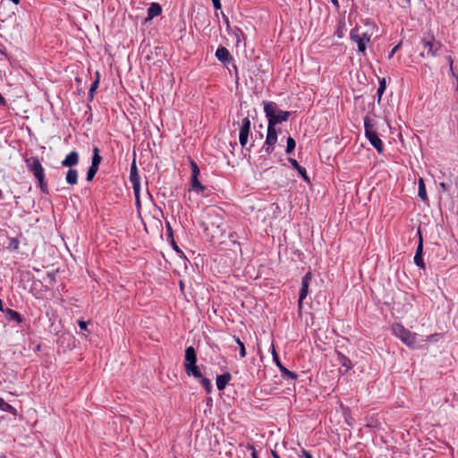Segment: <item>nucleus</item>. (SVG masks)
I'll return each instance as SVG.
<instances>
[{"label": "nucleus", "mask_w": 458, "mask_h": 458, "mask_svg": "<svg viewBox=\"0 0 458 458\" xmlns=\"http://www.w3.org/2000/svg\"><path fill=\"white\" fill-rule=\"evenodd\" d=\"M184 359V369L197 364V353L194 347L189 346L185 349Z\"/></svg>", "instance_id": "12"}, {"label": "nucleus", "mask_w": 458, "mask_h": 458, "mask_svg": "<svg viewBox=\"0 0 458 458\" xmlns=\"http://www.w3.org/2000/svg\"><path fill=\"white\" fill-rule=\"evenodd\" d=\"M3 197H4L3 191H2V190H0V199H2Z\"/></svg>", "instance_id": "50"}, {"label": "nucleus", "mask_w": 458, "mask_h": 458, "mask_svg": "<svg viewBox=\"0 0 458 458\" xmlns=\"http://www.w3.org/2000/svg\"><path fill=\"white\" fill-rule=\"evenodd\" d=\"M234 340L240 348V356L241 358H244L246 356V349L244 344L241 341L239 337L234 336Z\"/></svg>", "instance_id": "32"}, {"label": "nucleus", "mask_w": 458, "mask_h": 458, "mask_svg": "<svg viewBox=\"0 0 458 458\" xmlns=\"http://www.w3.org/2000/svg\"><path fill=\"white\" fill-rule=\"evenodd\" d=\"M422 47L427 49V55L436 56L437 51L441 48L442 44L436 40L433 36H428L420 41Z\"/></svg>", "instance_id": "7"}, {"label": "nucleus", "mask_w": 458, "mask_h": 458, "mask_svg": "<svg viewBox=\"0 0 458 458\" xmlns=\"http://www.w3.org/2000/svg\"><path fill=\"white\" fill-rule=\"evenodd\" d=\"M250 131V121L249 117H245L242 121V125L239 133V141L242 147H245L248 142L249 134Z\"/></svg>", "instance_id": "10"}, {"label": "nucleus", "mask_w": 458, "mask_h": 458, "mask_svg": "<svg viewBox=\"0 0 458 458\" xmlns=\"http://www.w3.org/2000/svg\"><path fill=\"white\" fill-rule=\"evenodd\" d=\"M224 18H225V21L226 23L227 30H231L232 34L234 36L236 44L239 45L242 42V40L245 39L244 33L242 32V30L241 29H239L237 27H233V29H231L228 18L225 16H224Z\"/></svg>", "instance_id": "14"}, {"label": "nucleus", "mask_w": 458, "mask_h": 458, "mask_svg": "<svg viewBox=\"0 0 458 458\" xmlns=\"http://www.w3.org/2000/svg\"><path fill=\"white\" fill-rule=\"evenodd\" d=\"M78 325H79V327H80V328H81V330H85V331H87V330H88V328H87V325H88V323H87V322H85V321H83V320H79V321H78Z\"/></svg>", "instance_id": "39"}, {"label": "nucleus", "mask_w": 458, "mask_h": 458, "mask_svg": "<svg viewBox=\"0 0 458 458\" xmlns=\"http://www.w3.org/2000/svg\"><path fill=\"white\" fill-rule=\"evenodd\" d=\"M302 455L305 458H313L312 455L306 450H302Z\"/></svg>", "instance_id": "42"}, {"label": "nucleus", "mask_w": 458, "mask_h": 458, "mask_svg": "<svg viewBox=\"0 0 458 458\" xmlns=\"http://www.w3.org/2000/svg\"><path fill=\"white\" fill-rule=\"evenodd\" d=\"M248 448L252 450V453H251V457L252 458H259L258 454H257V452H256V450H255L253 445H249Z\"/></svg>", "instance_id": "41"}, {"label": "nucleus", "mask_w": 458, "mask_h": 458, "mask_svg": "<svg viewBox=\"0 0 458 458\" xmlns=\"http://www.w3.org/2000/svg\"><path fill=\"white\" fill-rule=\"evenodd\" d=\"M332 2V4L335 6V7H338L339 6V4H338V0H330Z\"/></svg>", "instance_id": "45"}, {"label": "nucleus", "mask_w": 458, "mask_h": 458, "mask_svg": "<svg viewBox=\"0 0 458 458\" xmlns=\"http://www.w3.org/2000/svg\"><path fill=\"white\" fill-rule=\"evenodd\" d=\"M216 57L222 63H226L230 59H232V56L228 51L227 48L225 47H219L216 51Z\"/></svg>", "instance_id": "16"}, {"label": "nucleus", "mask_w": 458, "mask_h": 458, "mask_svg": "<svg viewBox=\"0 0 458 458\" xmlns=\"http://www.w3.org/2000/svg\"><path fill=\"white\" fill-rule=\"evenodd\" d=\"M225 212L217 208H208L202 221L207 235L211 238L222 237L226 233Z\"/></svg>", "instance_id": "1"}, {"label": "nucleus", "mask_w": 458, "mask_h": 458, "mask_svg": "<svg viewBox=\"0 0 458 458\" xmlns=\"http://www.w3.org/2000/svg\"><path fill=\"white\" fill-rule=\"evenodd\" d=\"M64 167H73L79 164V154L77 151L70 152L65 158L61 162Z\"/></svg>", "instance_id": "13"}, {"label": "nucleus", "mask_w": 458, "mask_h": 458, "mask_svg": "<svg viewBox=\"0 0 458 458\" xmlns=\"http://www.w3.org/2000/svg\"><path fill=\"white\" fill-rule=\"evenodd\" d=\"M130 181L132 182H140V176L138 174V169L135 162V158L133 159L131 165V171H130Z\"/></svg>", "instance_id": "24"}, {"label": "nucleus", "mask_w": 458, "mask_h": 458, "mask_svg": "<svg viewBox=\"0 0 458 458\" xmlns=\"http://www.w3.org/2000/svg\"><path fill=\"white\" fill-rule=\"evenodd\" d=\"M277 141V131L276 127L267 124V131L265 143L262 147V150L267 154H271L275 149V145Z\"/></svg>", "instance_id": "6"}, {"label": "nucleus", "mask_w": 458, "mask_h": 458, "mask_svg": "<svg viewBox=\"0 0 458 458\" xmlns=\"http://www.w3.org/2000/svg\"><path fill=\"white\" fill-rule=\"evenodd\" d=\"M288 161L293 165V167H294L298 171L299 174L302 177V179L304 181L310 182V178H309L306 169L304 167L301 166L299 165V163L293 158L290 157V158H288Z\"/></svg>", "instance_id": "18"}, {"label": "nucleus", "mask_w": 458, "mask_h": 458, "mask_svg": "<svg viewBox=\"0 0 458 458\" xmlns=\"http://www.w3.org/2000/svg\"><path fill=\"white\" fill-rule=\"evenodd\" d=\"M93 151V156H92V162H91V165L92 166H96V167H98L101 161H102V157L99 154L100 150L99 148L95 146L92 149Z\"/></svg>", "instance_id": "23"}, {"label": "nucleus", "mask_w": 458, "mask_h": 458, "mask_svg": "<svg viewBox=\"0 0 458 458\" xmlns=\"http://www.w3.org/2000/svg\"><path fill=\"white\" fill-rule=\"evenodd\" d=\"M364 130L365 136L369 140V143L376 148V150L381 154L384 150V144L379 139L377 132L375 129V123L369 115L364 117Z\"/></svg>", "instance_id": "4"}, {"label": "nucleus", "mask_w": 458, "mask_h": 458, "mask_svg": "<svg viewBox=\"0 0 458 458\" xmlns=\"http://www.w3.org/2000/svg\"><path fill=\"white\" fill-rule=\"evenodd\" d=\"M338 360H339V362L341 363V365L343 367H345L346 369H351L352 361L345 355H344L342 353H338Z\"/></svg>", "instance_id": "26"}, {"label": "nucleus", "mask_w": 458, "mask_h": 458, "mask_svg": "<svg viewBox=\"0 0 458 458\" xmlns=\"http://www.w3.org/2000/svg\"><path fill=\"white\" fill-rule=\"evenodd\" d=\"M191 190L197 193L203 191L206 189V187L199 181V176L195 175L191 176Z\"/></svg>", "instance_id": "20"}, {"label": "nucleus", "mask_w": 458, "mask_h": 458, "mask_svg": "<svg viewBox=\"0 0 458 458\" xmlns=\"http://www.w3.org/2000/svg\"><path fill=\"white\" fill-rule=\"evenodd\" d=\"M191 175L199 176L200 171H199L198 165L193 160H191Z\"/></svg>", "instance_id": "37"}, {"label": "nucleus", "mask_w": 458, "mask_h": 458, "mask_svg": "<svg viewBox=\"0 0 458 458\" xmlns=\"http://www.w3.org/2000/svg\"><path fill=\"white\" fill-rule=\"evenodd\" d=\"M212 3H213V5H214V8L216 10H218L221 8V3H220V0H212Z\"/></svg>", "instance_id": "40"}, {"label": "nucleus", "mask_w": 458, "mask_h": 458, "mask_svg": "<svg viewBox=\"0 0 458 458\" xmlns=\"http://www.w3.org/2000/svg\"><path fill=\"white\" fill-rule=\"evenodd\" d=\"M272 355H273V360L275 361V363L276 364V366L279 368L281 373L283 376H285L291 379H296L298 375L289 369H287L284 365H282L280 360H279V357H278V354L276 353L275 348L273 347V352H272Z\"/></svg>", "instance_id": "11"}, {"label": "nucleus", "mask_w": 458, "mask_h": 458, "mask_svg": "<svg viewBox=\"0 0 458 458\" xmlns=\"http://www.w3.org/2000/svg\"><path fill=\"white\" fill-rule=\"evenodd\" d=\"M162 12V8L157 3H151L148 9L147 21L152 20L154 17L158 16Z\"/></svg>", "instance_id": "17"}, {"label": "nucleus", "mask_w": 458, "mask_h": 458, "mask_svg": "<svg viewBox=\"0 0 458 458\" xmlns=\"http://www.w3.org/2000/svg\"><path fill=\"white\" fill-rule=\"evenodd\" d=\"M418 195L423 201L428 200L427 191H426V186L424 183V180L422 178L419 179V189H418Z\"/></svg>", "instance_id": "25"}, {"label": "nucleus", "mask_w": 458, "mask_h": 458, "mask_svg": "<svg viewBox=\"0 0 458 458\" xmlns=\"http://www.w3.org/2000/svg\"><path fill=\"white\" fill-rule=\"evenodd\" d=\"M457 89H458V77H457Z\"/></svg>", "instance_id": "53"}, {"label": "nucleus", "mask_w": 458, "mask_h": 458, "mask_svg": "<svg viewBox=\"0 0 458 458\" xmlns=\"http://www.w3.org/2000/svg\"><path fill=\"white\" fill-rule=\"evenodd\" d=\"M65 181L70 185H74L78 182V171L70 168L66 173Z\"/></svg>", "instance_id": "19"}, {"label": "nucleus", "mask_w": 458, "mask_h": 458, "mask_svg": "<svg viewBox=\"0 0 458 458\" xmlns=\"http://www.w3.org/2000/svg\"><path fill=\"white\" fill-rule=\"evenodd\" d=\"M450 72H451V73H452L453 75L454 74V66H453V65H452V68L450 67Z\"/></svg>", "instance_id": "49"}, {"label": "nucleus", "mask_w": 458, "mask_h": 458, "mask_svg": "<svg viewBox=\"0 0 458 458\" xmlns=\"http://www.w3.org/2000/svg\"><path fill=\"white\" fill-rule=\"evenodd\" d=\"M414 263L420 268H425V263L423 261V258H422V256H420V254H415Z\"/></svg>", "instance_id": "36"}, {"label": "nucleus", "mask_w": 458, "mask_h": 458, "mask_svg": "<svg viewBox=\"0 0 458 458\" xmlns=\"http://www.w3.org/2000/svg\"><path fill=\"white\" fill-rule=\"evenodd\" d=\"M272 456L274 458H280L279 454L276 452H275V451H272Z\"/></svg>", "instance_id": "46"}, {"label": "nucleus", "mask_w": 458, "mask_h": 458, "mask_svg": "<svg viewBox=\"0 0 458 458\" xmlns=\"http://www.w3.org/2000/svg\"><path fill=\"white\" fill-rule=\"evenodd\" d=\"M311 278H312V275L310 272H308L301 279V290H300V294H299V300H298V306H299V309L301 310V307H302V301L303 300L307 297L308 295V293H309V285H310V283L311 281Z\"/></svg>", "instance_id": "9"}, {"label": "nucleus", "mask_w": 458, "mask_h": 458, "mask_svg": "<svg viewBox=\"0 0 458 458\" xmlns=\"http://www.w3.org/2000/svg\"><path fill=\"white\" fill-rule=\"evenodd\" d=\"M386 89V80L385 79H382L380 81H379V86L377 88V98H378V101H380L381 98H382V95L384 93Z\"/></svg>", "instance_id": "31"}, {"label": "nucleus", "mask_w": 458, "mask_h": 458, "mask_svg": "<svg viewBox=\"0 0 458 458\" xmlns=\"http://www.w3.org/2000/svg\"><path fill=\"white\" fill-rule=\"evenodd\" d=\"M132 188H133L134 195L136 198V201H137V203H140V182H132Z\"/></svg>", "instance_id": "35"}, {"label": "nucleus", "mask_w": 458, "mask_h": 458, "mask_svg": "<svg viewBox=\"0 0 458 458\" xmlns=\"http://www.w3.org/2000/svg\"><path fill=\"white\" fill-rule=\"evenodd\" d=\"M180 287H181L182 289L183 288V284H182V282L180 283Z\"/></svg>", "instance_id": "52"}, {"label": "nucleus", "mask_w": 458, "mask_h": 458, "mask_svg": "<svg viewBox=\"0 0 458 458\" xmlns=\"http://www.w3.org/2000/svg\"><path fill=\"white\" fill-rule=\"evenodd\" d=\"M0 310L4 312V307H3V301H2L1 299H0Z\"/></svg>", "instance_id": "48"}, {"label": "nucleus", "mask_w": 458, "mask_h": 458, "mask_svg": "<svg viewBox=\"0 0 458 458\" xmlns=\"http://www.w3.org/2000/svg\"><path fill=\"white\" fill-rule=\"evenodd\" d=\"M4 313L6 314L8 320H14L17 321L18 323H21L22 321L21 314L16 310H13L12 309H6L4 310Z\"/></svg>", "instance_id": "22"}, {"label": "nucleus", "mask_w": 458, "mask_h": 458, "mask_svg": "<svg viewBox=\"0 0 458 458\" xmlns=\"http://www.w3.org/2000/svg\"><path fill=\"white\" fill-rule=\"evenodd\" d=\"M185 372L189 377L192 376L193 377L198 378V379H200L203 377L197 364L190 366L188 368H185Z\"/></svg>", "instance_id": "21"}, {"label": "nucleus", "mask_w": 458, "mask_h": 458, "mask_svg": "<svg viewBox=\"0 0 458 458\" xmlns=\"http://www.w3.org/2000/svg\"><path fill=\"white\" fill-rule=\"evenodd\" d=\"M232 376L230 373H224L216 377V387L218 390H224L226 385L231 380Z\"/></svg>", "instance_id": "15"}, {"label": "nucleus", "mask_w": 458, "mask_h": 458, "mask_svg": "<svg viewBox=\"0 0 458 458\" xmlns=\"http://www.w3.org/2000/svg\"><path fill=\"white\" fill-rule=\"evenodd\" d=\"M0 410H2L4 411L11 412V413L15 412L14 407H13L8 403L4 402V400L3 398H0Z\"/></svg>", "instance_id": "27"}, {"label": "nucleus", "mask_w": 458, "mask_h": 458, "mask_svg": "<svg viewBox=\"0 0 458 458\" xmlns=\"http://www.w3.org/2000/svg\"><path fill=\"white\" fill-rule=\"evenodd\" d=\"M295 146H296L295 140L293 138H292V137H288L287 138V141H286L285 153L286 154H291L294 150Z\"/></svg>", "instance_id": "28"}, {"label": "nucleus", "mask_w": 458, "mask_h": 458, "mask_svg": "<svg viewBox=\"0 0 458 458\" xmlns=\"http://www.w3.org/2000/svg\"><path fill=\"white\" fill-rule=\"evenodd\" d=\"M26 165L28 169L38 179L39 188L43 193H48L47 183L45 181V170L39 159L36 157L26 159Z\"/></svg>", "instance_id": "3"}, {"label": "nucleus", "mask_w": 458, "mask_h": 458, "mask_svg": "<svg viewBox=\"0 0 458 458\" xmlns=\"http://www.w3.org/2000/svg\"><path fill=\"white\" fill-rule=\"evenodd\" d=\"M200 384L201 386L205 388V390L207 391V393H211L212 391V384H211V381L207 378V377H202L200 378Z\"/></svg>", "instance_id": "29"}, {"label": "nucleus", "mask_w": 458, "mask_h": 458, "mask_svg": "<svg viewBox=\"0 0 458 458\" xmlns=\"http://www.w3.org/2000/svg\"><path fill=\"white\" fill-rule=\"evenodd\" d=\"M402 45V42H400L399 44H397L392 50L391 52L389 53V55H388V58L391 59L394 55L399 50L400 47Z\"/></svg>", "instance_id": "38"}, {"label": "nucleus", "mask_w": 458, "mask_h": 458, "mask_svg": "<svg viewBox=\"0 0 458 458\" xmlns=\"http://www.w3.org/2000/svg\"><path fill=\"white\" fill-rule=\"evenodd\" d=\"M98 170V167L90 165V167L89 168L88 173H87V181H89V182L92 181L94 176L96 175Z\"/></svg>", "instance_id": "34"}, {"label": "nucleus", "mask_w": 458, "mask_h": 458, "mask_svg": "<svg viewBox=\"0 0 458 458\" xmlns=\"http://www.w3.org/2000/svg\"><path fill=\"white\" fill-rule=\"evenodd\" d=\"M264 112L267 118V124L274 127L286 122L291 115L290 112L279 109L275 102H264Z\"/></svg>", "instance_id": "2"}, {"label": "nucleus", "mask_w": 458, "mask_h": 458, "mask_svg": "<svg viewBox=\"0 0 458 458\" xmlns=\"http://www.w3.org/2000/svg\"><path fill=\"white\" fill-rule=\"evenodd\" d=\"M418 234H419V242H418V246H417V250H416V253L415 254H420V256H422L423 240H422V235H421V233H420V229L418 230Z\"/></svg>", "instance_id": "33"}, {"label": "nucleus", "mask_w": 458, "mask_h": 458, "mask_svg": "<svg viewBox=\"0 0 458 458\" xmlns=\"http://www.w3.org/2000/svg\"><path fill=\"white\" fill-rule=\"evenodd\" d=\"M446 60H447V63L449 64V67L452 68V65L454 64V60H453L452 56L448 55L446 57Z\"/></svg>", "instance_id": "43"}, {"label": "nucleus", "mask_w": 458, "mask_h": 458, "mask_svg": "<svg viewBox=\"0 0 458 458\" xmlns=\"http://www.w3.org/2000/svg\"><path fill=\"white\" fill-rule=\"evenodd\" d=\"M440 187L443 189V191H446L447 190L446 185H445V182H441L440 183Z\"/></svg>", "instance_id": "47"}, {"label": "nucleus", "mask_w": 458, "mask_h": 458, "mask_svg": "<svg viewBox=\"0 0 458 458\" xmlns=\"http://www.w3.org/2000/svg\"><path fill=\"white\" fill-rule=\"evenodd\" d=\"M420 56H422V57H424V56H425L424 52H421V53H420Z\"/></svg>", "instance_id": "51"}, {"label": "nucleus", "mask_w": 458, "mask_h": 458, "mask_svg": "<svg viewBox=\"0 0 458 458\" xmlns=\"http://www.w3.org/2000/svg\"><path fill=\"white\" fill-rule=\"evenodd\" d=\"M0 105L2 106H5L6 105V101L4 99V98L0 94Z\"/></svg>", "instance_id": "44"}, {"label": "nucleus", "mask_w": 458, "mask_h": 458, "mask_svg": "<svg viewBox=\"0 0 458 458\" xmlns=\"http://www.w3.org/2000/svg\"><path fill=\"white\" fill-rule=\"evenodd\" d=\"M392 332L396 337L400 338V340L409 347L416 346L417 334L407 330L403 325H393Z\"/></svg>", "instance_id": "5"}, {"label": "nucleus", "mask_w": 458, "mask_h": 458, "mask_svg": "<svg viewBox=\"0 0 458 458\" xmlns=\"http://www.w3.org/2000/svg\"><path fill=\"white\" fill-rule=\"evenodd\" d=\"M351 39L355 42L358 46V50L360 52H365L366 50V44L369 41V37H368L365 33L362 35H360L358 33V30L353 29L351 30L350 33Z\"/></svg>", "instance_id": "8"}, {"label": "nucleus", "mask_w": 458, "mask_h": 458, "mask_svg": "<svg viewBox=\"0 0 458 458\" xmlns=\"http://www.w3.org/2000/svg\"><path fill=\"white\" fill-rule=\"evenodd\" d=\"M97 76H98V72L97 73ZM98 84H99V79H98V77H97V79L95 80V81L91 84L90 89H89V98H90V99H92V98H93V97H94V92H95V90L98 89Z\"/></svg>", "instance_id": "30"}]
</instances>
